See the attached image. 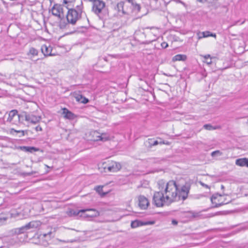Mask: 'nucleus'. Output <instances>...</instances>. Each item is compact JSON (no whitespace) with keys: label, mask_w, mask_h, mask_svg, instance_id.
Instances as JSON below:
<instances>
[{"label":"nucleus","mask_w":248,"mask_h":248,"mask_svg":"<svg viewBox=\"0 0 248 248\" xmlns=\"http://www.w3.org/2000/svg\"><path fill=\"white\" fill-rule=\"evenodd\" d=\"M99 138L100 139V141H102L103 142L110 140V136L108 133H106L100 134Z\"/></svg>","instance_id":"21"},{"label":"nucleus","mask_w":248,"mask_h":248,"mask_svg":"<svg viewBox=\"0 0 248 248\" xmlns=\"http://www.w3.org/2000/svg\"><path fill=\"white\" fill-rule=\"evenodd\" d=\"M35 173V171H31V172H28V173H26V175H28V176H30L32 174H33Z\"/></svg>","instance_id":"39"},{"label":"nucleus","mask_w":248,"mask_h":248,"mask_svg":"<svg viewBox=\"0 0 248 248\" xmlns=\"http://www.w3.org/2000/svg\"><path fill=\"white\" fill-rule=\"evenodd\" d=\"M62 114L64 118L66 119L74 120L76 118V115L66 108H62Z\"/></svg>","instance_id":"12"},{"label":"nucleus","mask_w":248,"mask_h":248,"mask_svg":"<svg viewBox=\"0 0 248 248\" xmlns=\"http://www.w3.org/2000/svg\"><path fill=\"white\" fill-rule=\"evenodd\" d=\"M70 213H71V215L77 216V215H78L80 213H82V212H79V211H78V212H77V211L73 210V211H70Z\"/></svg>","instance_id":"32"},{"label":"nucleus","mask_w":248,"mask_h":248,"mask_svg":"<svg viewBox=\"0 0 248 248\" xmlns=\"http://www.w3.org/2000/svg\"><path fill=\"white\" fill-rule=\"evenodd\" d=\"M24 120V115H23V112H22L20 114H18L17 113L10 123L15 124H17L19 123L23 122Z\"/></svg>","instance_id":"13"},{"label":"nucleus","mask_w":248,"mask_h":248,"mask_svg":"<svg viewBox=\"0 0 248 248\" xmlns=\"http://www.w3.org/2000/svg\"><path fill=\"white\" fill-rule=\"evenodd\" d=\"M140 226V222L137 220L133 221L131 222V227L132 228H135Z\"/></svg>","instance_id":"29"},{"label":"nucleus","mask_w":248,"mask_h":248,"mask_svg":"<svg viewBox=\"0 0 248 248\" xmlns=\"http://www.w3.org/2000/svg\"><path fill=\"white\" fill-rule=\"evenodd\" d=\"M159 144V142L157 140H155L152 144L153 146H155Z\"/></svg>","instance_id":"38"},{"label":"nucleus","mask_w":248,"mask_h":248,"mask_svg":"<svg viewBox=\"0 0 248 248\" xmlns=\"http://www.w3.org/2000/svg\"><path fill=\"white\" fill-rule=\"evenodd\" d=\"M35 129L36 131H41L42 130V127L40 125L37 126Z\"/></svg>","instance_id":"35"},{"label":"nucleus","mask_w":248,"mask_h":248,"mask_svg":"<svg viewBox=\"0 0 248 248\" xmlns=\"http://www.w3.org/2000/svg\"><path fill=\"white\" fill-rule=\"evenodd\" d=\"M93 3L92 11L96 15L101 13L105 7V3L101 0H93L91 1Z\"/></svg>","instance_id":"4"},{"label":"nucleus","mask_w":248,"mask_h":248,"mask_svg":"<svg viewBox=\"0 0 248 248\" xmlns=\"http://www.w3.org/2000/svg\"><path fill=\"white\" fill-rule=\"evenodd\" d=\"M28 237V235L27 234L24 235V238L27 239Z\"/></svg>","instance_id":"47"},{"label":"nucleus","mask_w":248,"mask_h":248,"mask_svg":"<svg viewBox=\"0 0 248 248\" xmlns=\"http://www.w3.org/2000/svg\"><path fill=\"white\" fill-rule=\"evenodd\" d=\"M203 57L204 59L203 62H205L208 65L211 64L212 63V60L210 55H206L204 56Z\"/></svg>","instance_id":"24"},{"label":"nucleus","mask_w":248,"mask_h":248,"mask_svg":"<svg viewBox=\"0 0 248 248\" xmlns=\"http://www.w3.org/2000/svg\"><path fill=\"white\" fill-rule=\"evenodd\" d=\"M188 213L191 215V216L193 217H198L201 216L200 212H196L193 211H190Z\"/></svg>","instance_id":"27"},{"label":"nucleus","mask_w":248,"mask_h":248,"mask_svg":"<svg viewBox=\"0 0 248 248\" xmlns=\"http://www.w3.org/2000/svg\"><path fill=\"white\" fill-rule=\"evenodd\" d=\"M124 2L123 1H120V2L118 3L115 9L118 11V14L121 16L124 14H127L128 12L127 10L124 9Z\"/></svg>","instance_id":"10"},{"label":"nucleus","mask_w":248,"mask_h":248,"mask_svg":"<svg viewBox=\"0 0 248 248\" xmlns=\"http://www.w3.org/2000/svg\"><path fill=\"white\" fill-rule=\"evenodd\" d=\"M159 191L155 192L153 202L157 207H162L164 204H170L179 201H184L188 196L190 186L186 184L179 189L174 181L165 183L162 180L158 182Z\"/></svg>","instance_id":"1"},{"label":"nucleus","mask_w":248,"mask_h":248,"mask_svg":"<svg viewBox=\"0 0 248 248\" xmlns=\"http://www.w3.org/2000/svg\"><path fill=\"white\" fill-rule=\"evenodd\" d=\"M161 46L162 48H166L168 46V45L166 42H163L161 43Z\"/></svg>","instance_id":"33"},{"label":"nucleus","mask_w":248,"mask_h":248,"mask_svg":"<svg viewBox=\"0 0 248 248\" xmlns=\"http://www.w3.org/2000/svg\"><path fill=\"white\" fill-rule=\"evenodd\" d=\"M222 153L220 152L219 150H217V151L213 152L211 153V155L213 157H215L216 156H220L222 155Z\"/></svg>","instance_id":"30"},{"label":"nucleus","mask_w":248,"mask_h":248,"mask_svg":"<svg viewBox=\"0 0 248 248\" xmlns=\"http://www.w3.org/2000/svg\"><path fill=\"white\" fill-rule=\"evenodd\" d=\"M28 230L27 228L25 227V225L20 228H17L16 229L15 232L17 234H21L23 233L25 231Z\"/></svg>","instance_id":"23"},{"label":"nucleus","mask_w":248,"mask_h":248,"mask_svg":"<svg viewBox=\"0 0 248 248\" xmlns=\"http://www.w3.org/2000/svg\"><path fill=\"white\" fill-rule=\"evenodd\" d=\"M76 0H63L64 3L65 4H69L71 3L74 1H75Z\"/></svg>","instance_id":"34"},{"label":"nucleus","mask_w":248,"mask_h":248,"mask_svg":"<svg viewBox=\"0 0 248 248\" xmlns=\"http://www.w3.org/2000/svg\"><path fill=\"white\" fill-rule=\"evenodd\" d=\"M201 34H202V36H199L198 37L199 39H202V38L208 37L209 36L213 37L214 38H216L217 37V35L215 33H211L209 31L202 32Z\"/></svg>","instance_id":"19"},{"label":"nucleus","mask_w":248,"mask_h":248,"mask_svg":"<svg viewBox=\"0 0 248 248\" xmlns=\"http://www.w3.org/2000/svg\"><path fill=\"white\" fill-rule=\"evenodd\" d=\"M211 201L212 203L214 205V207H218L224 204L229 203L231 202V200H228L226 196L217 193L213 195L211 197Z\"/></svg>","instance_id":"3"},{"label":"nucleus","mask_w":248,"mask_h":248,"mask_svg":"<svg viewBox=\"0 0 248 248\" xmlns=\"http://www.w3.org/2000/svg\"><path fill=\"white\" fill-rule=\"evenodd\" d=\"M41 225V222L38 220H34L30 222L26 225H25V227L27 228L28 230L31 229H37Z\"/></svg>","instance_id":"14"},{"label":"nucleus","mask_w":248,"mask_h":248,"mask_svg":"<svg viewBox=\"0 0 248 248\" xmlns=\"http://www.w3.org/2000/svg\"><path fill=\"white\" fill-rule=\"evenodd\" d=\"M17 113V111L16 110H11L9 113L8 118H7V121L11 122L13 118H14L16 114Z\"/></svg>","instance_id":"22"},{"label":"nucleus","mask_w":248,"mask_h":248,"mask_svg":"<svg viewBox=\"0 0 248 248\" xmlns=\"http://www.w3.org/2000/svg\"><path fill=\"white\" fill-rule=\"evenodd\" d=\"M96 191L101 196H104L106 194V193L103 192V186H98L95 188Z\"/></svg>","instance_id":"25"},{"label":"nucleus","mask_w":248,"mask_h":248,"mask_svg":"<svg viewBox=\"0 0 248 248\" xmlns=\"http://www.w3.org/2000/svg\"><path fill=\"white\" fill-rule=\"evenodd\" d=\"M52 234V232L50 231V232H48L47 233H44L42 235H40V236L41 237V236H43V238H45L47 236H49L50 238H51V235Z\"/></svg>","instance_id":"31"},{"label":"nucleus","mask_w":248,"mask_h":248,"mask_svg":"<svg viewBox=\"0 0 248 248\" xmlns=\"http://www.w3.org/2000/svg\"><path fill=\"white\" fill-rule=\"evenodd\" d=\"M60 241H62V242H71V243H72L73 242H75V240H72V241H62V240H60Z\"/></svg>","instance_id":"42"},{"label":"nucleus","mask_w":248,"mask_h":248,"mask_svg":"<svg viewBox=\"0 0 248 248\" xmlns=\"http://www.w3.org/2000/svg\"><path fill=\"white\" fill-rule=\"evenodd\" d=\"M197 0L201 2H204L206 1V0Z\"/></svg>","instance_id":"45"},{"label":"nucleus","mask_w":248,"mask_h":248,"mask_svg":"<svg viewBox=\"0 0 248 248\" xmlns=\"http://www.w3.org/2000/svg\"><path fill=\"white\" fill-rule=\"evenodd\" d=\"M163 141H161L160 142H159V144H163Z\"/></svg>","instance_id":"48"},{"label":"nucleus","mask_w":248,"mask_h":248,"mask_svg":"<svg viewBox=\"0 0 248 248\" xmlns=\"http://www.w3.org/2000/svg\"><path fill=\"white\" fill-rule=\"evenodd\" d=\"M63 8L61 5L59 4H55L52 8V14L56 16L61 18V15L62 13Z\"/></svg>","instance_id":"9"},{"label":"nucleus","mask_w":248,"mask_h":248,"mask_svg":"<svg viewBox=\"0 0 248 248\" xmlns=\"http://www.w3.org/2000/svg\"><path fill=\"white\" fill-rule=\"evenodd\" d=\"M5 220H6V218H4V217L3 218H1V217H0V223H3Z\"/></svg>","instance_id":"40"},{"label":"nucleus","mask_w":248,"mask_h":248,"mask_svg":"<svg viewBox=\"0 0 248 248\" xmlns=\"http://www.w3.org/2000/svg\"><path fill=\"white\" fill-rule=\"evenodd\" d=\"M42 51L43 53L46 56L51 55V48L50 47H47L46 46H44L42 47Z\"/></svg>","instance_id":"20"},{"label":"nucleus","mask_w":248,"mask_h":248,"mask_svg":"<svg viewBox=\"0 0 248 248\" xmlns=\"http://www.w3.org/2000/svg\"><path fill=\"white\" fill-rule=\"evenodd\" d=\"M200 184H201V185L202 186H204V187H206V188H209V186H208V185H206V184H204L203 183H202V182H200Z\"/></svg>","instance_id":"36"},{"label":"nucleus","mask_w":248,"mask_h":248,"mask_svg":"<svg viewBox=\"0 0 248 248\" xmlns=\"http://www.w3.org/2000/svg\"><path fill=\"white\" fill-rule=\"evenodd\" d=\"M23 115H24V120L33 124L39 123L41 120V116H36L31 113H28L26 111H23Z\"/></svg>","instance_id":"5"},{"label":"nucleus","mask_w":248,"mask_h":248,"mask_svg":"<svg viewBox=\"0 0 248 248\" xmlns=\"http://www.w3.org/2000/svg\"><path fill=\"white\" fill-rule=\"evenodd\" d=\"M177 221L175 220H173L172 221V223L173 224V225H177Z\"/></svg>","instance_id":"41"},{"label":"nucleus","mask_w":248,"mask_h":248,"mask_svg":"<svg viewBox=\"0 0 248 248\" xmlns=\"http://www.w3.org/2000/svg\"><path fill=\"white\" fill-rule=\"evenodd\" d=\"M73 96L76 99V101L83 104H86L89 102V100L86 97H84L79 93L75 92L73 93Z\"/></svg>","instance_id":"11"},{"label":"nucleus","mask_w":248,"mask_h":248,"mask_svg":"<svg viewBox=\"0 0 248 248\" xmlns=\"http://www.w3.org/2000/svg\"><path fill=\"white\" fill-rule=\"evenodd\" d=\"M105 171L116 172L121 168V165L119 163L111 162L108 165L104 167Z\"/></svg>","instance_id":"6"},{"label":"nucleus","mask_w":248,"mask_h":248,"mask_svg":"<svg viewBox=\"0 0 248 248\" xmlns=\"http://www.w3.org/2000/svg\"><path fill=\"white\" fill-rule=\"evenodd\" d=\"M149 204L148 199L143 196L139 197V205L142 209H146Z\"/></svg>","instance_id":"7"},{"label":"nucleus","mask_w":248,"mask_h":248,"mask_svg":"<svg viewBox=\"0 0 248 248\" xmlns=\"http://www.w3.org/2000/svg\"><path fill=\"white\" fill-rule=\"evenodd\" d=\"M79 212H82V213H85L86 212H91V213H86L84 215V217H96L99 216V213L98 211H96L93 209H85V210H79Z\"/></svg>","instance_id":"8"},{"label":"nucleus","mask_w":248,"mask_h":248,"mask_svg":"<svg viewBox=\"0 0 248 248\" xmlns=\"http://www.w3.org/2000/svg\"><path fill=\"white\" fill-rule=\"evenodd\" d=\"M163 144H167V145H170V142L169 141L165 142L163 141Z\"/></svg>","instance_id":"44"},{"label":"nucleus","mask_w":248,"mask_h":248,"mask_svg":"<svg viewBox=\"0 0 248 248\" xmlns=\"http://www.w3.org/2000/svg\"><path fill=\"white\" fill-rule=\"evenodd\" d=\"M20 149L26 152L32 153L33 152L38 151L39 149L38 148L34 147H29V146H21L20 147Z\"/></svg>","instance_id":"16"},{"label":"nucleus","mask_w":248,"mask_h":248,"mask_svg":"<svg viewBox=\"0 0 248 248\" xmlns=\"http://www.w3.org/2000/svg\"><path fill=\"white\" fill-rule=\"evenodd\" d=\"M126 1L129 3L133 4V0H126Z\"/></svg>","instance_id":"43"},{"label":"nucleus","mask_w":248,"mask_h":248,"mask_svg":"<svg viewBox=\"0 0 248 248\" xmlns=\"http://www.w3.org/2000/svg\"><path fill=\"white\" fill-rule=\"evenodd\" d=\"M224 188H225V187H224V186L223 185H221V188L222 189H224Z\"/></svg>","instance_id":"46"},{"label":"nucleus","mask_w":248,"mask_h":248,"mask_svg":"<svg viewBox=\"0 0 248 248\" xmlns=\"http://www.w3.org/2000/svg\"><path fill=\"white\" fill-rule=\"evenodd\" d=\"M38 51L33 47H31L30 49L28 55L31 54L32 56H37L38 55Z\"/></svg>","instance_id":"26"},{"label":"nucleus","mask_w":248,"mask_h":248,"mask_svg":"<svg viewBox=\"0 0 248 248\" xmlns=\"http://www.w3.org/2000/svg\"><path fill=\"white\" fill-rule=\"evenodd\" d=\"M83 8V3L81 1L80 4L77 5L75 8L69 9L66 15V18L68 23L73 25L75 24L77 21L81 17Z\"/></svg>","instance_id":"2"},{"label":"nucleus","mask_w":248,"mask_h":248,"mask_svg":"<svg viewBox=\"0 0 248 248\" xmlns=\"http://www.w3.org/2000/svg\"><path fill=\"white\" fill-rule=\"evenodd\" d=\"M186 59V56L183 54H177L174 56L172 59L173 62L176 61H185Z\"/></svg>","instance_id":"18"},{"label":"nucleus","mask_w":248,"mask_h":248,"mask_svg":"<svg viewBox=\"0 0 248 248\" xmlns=\"http://www.w3.org/2000/svg\"><path fill=\"white\" fill-rule=\"evenodd\" d=\"M203 128L206 130H212L216 129V128L214 127L212 125L210 124H206L203 125Z\"/></svg>","instance_id":"28"},{"label":"nucleus","mask_w":248,"mask_h":248,"mask_svg":"<svg viewBox=\"0 0 248 248\" xmlns=\"http://www.w3.org/2000/svg\"><path fill=\"white\" fill-rule=\"evenodd\" d=\"M15 131L16 132H17V133H22V136H24V131H23V130H19V131L15 130Z\"/></svg>","instance_id":"37"},{"label":"nucleus","mask_w":248,"mask_h":248,"mask_svg":"<svg viewBox=\"0 0 248 248\" xmlns=\"http://www.w3.org/2000/svg\"><path fill=\"white\" fill-rule=\"evenodd\" d=\"M236 164L239 166H246L248 167V158L238 159L236 160Z\"/></svg>","instance_id":"15"},{"label":"nucleus","mask_w":248,"mask_h":248,"mask_svg":"<svg viewBox=\"0 0 248 248\" xmlns=\"http://www.w3.org/2000/svg\"><path fill=\"white\" fill-rule=\"evenodd\" d=\"M100 133L96 131H93L91 132L90 135L92 136V138L91 139V140L96 141H100Z\"/></svg>","instance_id":"17"}]
</instances>
